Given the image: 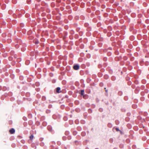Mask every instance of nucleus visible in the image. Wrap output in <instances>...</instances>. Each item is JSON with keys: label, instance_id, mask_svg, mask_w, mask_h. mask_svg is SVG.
Listing matches in <instances>:
<instances>
[{"label": "nucleus", "instance_id": "1", "mask_svg": "<svg viewBox=\"0 0 149 149\" xmlns=\"http://www.w3.org/2000/svg\"><path fill=\"white\" fill-rule=\"evenodd\" d=\"M79 66L78 65H75L73 66V68L74 70H77L79 69Z\"/></svg>", "mask_w": 149, "mask_h": 149}, {"label": "nucleus", "instance_id": "2", "mask_svg": "<svg viewBox=\"0 0 149 149\" xmlns=\"http://www.w3.org/2000/svg\"><path fill=\"white\" fill-rule=\"evenodd\" d=\"M9 132L11 134H13L15 132V130L13 128H12L10 130Z\"/></svg>", "mask_w": 149, "mask_h": 149}, {"label": "nucleus", "instance_id": "3", "mask_svg": "<svg viewBox=\"0 0 149 149\" xmlns=\"http://www.w3.org/2000/svg\"><path fill=\"white\" fill-rule=\"evenodd\" d=\"M61 88L60 87H57L56 89V92L57 93H59L61 92Z\"/></svg>", "mask_w": 149, "mask_h": 149}, {"label": "nucleus", "instance_id": "4", "mask_svg": "<svg viewBox=\"0 0 149 149\" xmlns=\"http://www.w3.org/2000/svg\"><path fill=\"white\" fill-rule=\"evenodd\" d=\"M84 91L83 90H81V91L80 94L81 95H83L84 93Z\"/></svg>", "mask_w": 149, "mask_h": 149}, {"label": "nucleus", "instance_id": "5", "mask_svg": "<svg viewBox=\"0 0 149 149\" xmlns=\"http://www.w3.org/2000/svg\"><path fill=\"white\" fill-rule=\"evenodd\" d=\"M34 138V136L33 135H31L30 136V138L31 140H32Z\"/></svg>", "mask_w": 149, "mask_h": 149}, {"label": "nucleus", "instance_id": "6", "mask_svg": "<svg viewBox=\"0 0 149 149\" xmlns=\"http://www.w3.org/2000/svg\"><path fill=\"white\" fill-rule=\"evenodd\" d=\"M116 131H118L119 130V129L118 128H116Z\"/></svg>", "mask_w": 149, "mask_h": 149}, {"label": "nucleus", "instance_id": "7", "mask_svg": "<svg viewBox=\"0 0 149 149\" xmlns=\"http://www.w3.org/2000/svg\"><path fill=\"white\" fill-rule=\"evenodd\" d=\"M38 42H35V43L38 44Z\"/></svg>", "mask_w": 149, "mask_h": 149}, {"label": "nucleus", "instance_id": "8", "mask_svg": "<svg viewBox=\"0 0 149 149\" xmlns=\"http://www.w3.org/2000/svg\"><path fill=\"white\" fill-rule=\"evenodd\" d=\"M105 91L106 92H107V90H105Z\"/></svg>", "mask_w": 149, "mask_h": 149}, {"label": "nucleus", "instance_id": "9", "mask_svg": "<svg viewBox=\"0 0 149 149\" xmlns=\"http://www.w3.org/2000/svg\"><path fill=\"white\" fill-rule=\"evenodd\" d=\"M83 133H81V134H82Z\"/></svg>", "mask_w": 149, "mask_h": 149}, {"label": "nucleus", "instance_id": "10", "mask_svg": "<svg viewBox=\"0 0 149 149\" xmlns=\"http://www.w3.org/2000/svg\"><path fill=\"white\" fill-rule=\"evenodd\" d=\"M106 89V88H104V89Z\"/></svg>", "mask_w": 149, "mask_h": 149}]
</instances>
